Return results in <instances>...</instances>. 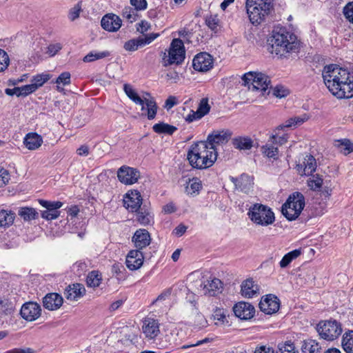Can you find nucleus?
Returning a JSON list of instances; mask_svg holds the SVG:
<instances>
[{
    "label": "nucleus",
    "instance_id": "1",
    "mask_svg": "<svg viewBox=\"0 0 353 353\" xmlns=\"http://www.w3.org/2000/svg\"><path fill=\"white\" fill-rule=\"evenodd\" d=\"M322 77L327 89L337 98L353 97V79L347 70L335 64L327 65L323 68Z\"/></svg>",
    "mask_w": 353,
    "mask_h": 353
},
{
    "label": "nucleus",
    "instance_id": "2",
    "mask_svg": "<svg viewBox=\"0 0 353 353\" xmlns=\"http://www.w3.org/2000/svg\"><path fill=\"white\" fill-rule=\"evenodd\" d=\"M216 158V148L210 147L205 141H199L192 144L187 154L190 165L200 170L211 167Z\"/></svg>",
    "mask_w": 353,
    "mask_h": 353
},
{
    "label": "nucleus",
    "instance_id": "3",
    "mask_svg": "<svg viewBox=\"0 0 353 353\" xmlns=\"http://www.w3.org/2000/svg\"><path fill=\"white\" fill-rule=\"evenodd\" d=\"M268 41L271 45V52L280 57H286L288 54L296 52L299 47L296 37L283 27L274 28Z\"/></svg>",
    "mask_w": 353,
    "mask_h": 353
},
{
    "label": "nucleus",
    "instance_id": "4",
    "mask_svg": "<svg viewBox=\"0 0 353 353\" xmlns=\"http://www.w3.org/2000/svg\"><path fill=\"white\" fill-rule=\"evenodd\" d=\"M248 215L256 225L267 227L275 221L274 213L268 205L256 203L249 208Z\"/></svg>",
    "mask_w": 353,
    "mask_h": 353
},
{
    "label": "nucleus",
    "instance_id": "5",
    "mask_svg": "<svg viewBox=\"0 0 353 353\" xmlns=\"http://www.w3.org/2000/svg\"><path fill=\"white\" fill-rule=\"evenodd\" d=\"M305 197L299 192L290 194L281 207L283 215L289 221L296 220L305 207Z\"/></svg>",
    "mask_w": 353,
    "mask_h": 353
},
{
    "label": "nucleus",
    "instance_id": "6",
    "mask_svg": "<svg viewBox=\"0 0 353 353\" xmlns=\"http://www.w3.org/2000/svg\"><path fill=\"white\" fill-rule=\"evenodd\" d=\"M185 54V51L182 40L174 39L170 44L168 54L166 52L163 53L162 63L165 67L172 64L179 65L184 61Z\"/></svg>",
    "mask_w": 353,
    "mask_h": 353
},
{
    "label": "nucleus",
    "instance_id": "7",
    "mask_svg": "<svg viewBox=\"0 0 353 353\" xmlns=\"http://www.w3.org/2000/svg\"><path fill=\"white\" fill-rule=\"evenodd\" d=\"M243 85L248 86L250 90L265 92L270 83V79L266 74L259 72H249L242 77Z\"/></svg>",
    "mask_w": 353,
    "mask_h": 353
},
{
    "label": "nucleus",
    "instance_id": "8",
    "mask_svg": "<svg viewBox=\"0 0 353 353\" xmlns=\"http://www.w3.org/2000/svg\"><path fill=\"white\" fill-rule=\"evenodd\" d=\"M316 330L321 338L330 341L337 339L343 331L341 324L336 320L320 321Z\"/></svg>",
    "mask_w": 353,
    "mask_h": 353
},
{
    "label": "nucleus",
    "instance_id": "9",
    "mask_svg": "<svg viewBox=\"0 0 353 353\" xmlns=\"http://www.w3.org/2000/svg\"><path fill=\"white\" fill-rule=\"evenodd\" d=\"M140 176L137 169L123 165L117 171L119 180L124 184L131 185L136 183Z\"/></svg>",
    "mask_w": 353,
    "mask_h": 353
},
{
    "label": "nucleus",
    "instance_id": "10",
    "mask_svg": "<svg viewBox=\"0 0 353 353\" xmlns=\"http://www.w3.org/2000/svg\"><path fill=\"white\" fill-rule=\"evenodd\" d=\"M159 36V33L145 34L144 37H139L137 39H133L126 41L123 48L127 51L133 52L137 50L139 47H143L147 44H150Z\"/></svg>",
    "mask_w": 353,
    "mask_h": 353
},
{
    "label": "nucleus",
    "instance_id": "11",
    "mask_svg": "<svg viewBox=\"0 0 353 353\" xmlns=\"http://www.w3.org/2000/svg\"><path fill=\"white\" fill-rule=\"evenodd\" d=\"M259 306L265 314H272L279 310L280 301L276 296L270 294L261 299Z\"/></svg>",
    "mask_w": 353,
    "mask_h": 353
},
{
    "label": "nucleus",
    "instance_id": "12",
    "mask_svg": "<svg viewBox=\"0 0 353 353\" xmlns=\"http://www.w3.org/2000/svg\"><path fill=\"white\" fill-rule=\"evenodd\" d=\"M212 57L207 52L198 54L192 61L194 69L199 72H207L212 68Z\"/></svg>",
    "mask_w": 353,
    "mask_h": 353
},
{
    "label": "nucleus",
    "instance_id": "13",
    "mask_svg": "<svg viewBox=\"0 0 353 353\" xmlns=\"http://www.w3.org/2000/svg\"><path fill=\"white\" fill-rule=\"evenodd\" d=\"M296 170L299 174L303 175H312L316 169V161L315 158L310 154H305L302 162L296 164Z\"/></svg>",
    "mask_w": 353,
    "mask_h": 353
},
{
    "label": "nucleus",
    "instance_id": "14",
    "mask_svg": "<svg viewBox=\"0 0 353 353\" xmlns=\"http://www.w3.org/2000/svg\"><path fill=\"white\" fill-rule=\"evenodd\" d=\"M41 307L34 302H28L24 303L20 311L23 319L28 321H32L38 319L41 315Z\"/></svg>",
    "mask_w": 353,
    "mask_h": 353
},
{
    "label": "nucleus",
    "instance_id": "15",
    "mask_svg": "<svg viewBox=\"0 0 353 353\" xmlns=\"http://www.w3.org/2000/svg\"><path fill=\"white\" fill-rule=\"evenodd\" d=\"M233 311L236 317L243 320H248L254 316L255 309L252 304L241 301L234 305Z\"/></svg>",
    "mask_w": 353,
    "mask_h": 353
},
{
    "label": "nucleus",
    "instance_id": "16",
    "mask_svg": "<svg viewBox=\"0 0 353 353\" xmlns=\"http://www.w3.org/2000/svg\"><path fill=\"white\" fill-rule=\"evenodd\" d=\"M121 19L114 14H108L101 21V27L108 32H116L121 26Z\"/></svg>",
    "mask_w": 353,
    "mask_h": 353
},
{
    "label": "nucleus",
    "instance_id": "17",
    "mask_svg": "<svg viewBox=\"0 0 353 353\" xmlns=\"http://www.w3.org/2000/svg\"><path fill=\"white\" fill-rule=\"evenodd\" d=\"M132 241L134 243L137 250L141 251L150 244V234L145 229H139L134 232Z\"/></svg>",
    "mask_w": 353,
    "mask_h": 353
},
{
    "label": "nucleus",
    "instance_id": "18",
    "mask_svg": "<svg viewBox=\"0 0 353 353\" xmlns=\"http://www.w3.org/2000/svg\"><path fill=\"white\" fill-rule=\"evenodd\" d=\"M143 252L139 250H130L126 256L125 263L130 270L139 269L143 263Z\"/></svg>",
    "mask_w": 353,
    "mask_h": 353
},
{
    "label": "nucleus",
    "instance_id": "19",
    "mask_svg": "<svg viewBox=\"0 0 353 353\" xmlns=\"http://www.w3.org/2000/svg\"><path fill=\"white\" fill-rule=\"evenodd\" d=\"M230 180L235 185L236 189L243 192L248 193L252 188V178L246 174H242L239 178L232 176Z\"/></svg>",
    "mask_w": 353,
    "mask_h": 353
},
{
    "label": "nucleus",
    "instance_id": "20",
    "mask_svg": "<svg viewBox=\"0 0 353 353\" xmlns=\"http://www.w3.org/2000/svg\"><path fill=\"white\" fill-rule=\"evenodd\" d=\"M232 133L229 130L214 131L207 138V143L209 146L215 148V144H223L228 141Z\"/></svg>",
    "mask_w": 353,
    "mask_h": 353
},
{
    "label": "nucleus",
    "instance_id": "21",
    "mask_svg": "<svg viewBox=\"0 0 353 353\" xmlns=\"http://www.w3.org/2000/svg\"><path fill=\"white\" fill-rule=\"evenodd\" d=\"M63 299L57 293L47 294L43 298V305L48 310H57L62 305Z\"/></svg>",
    "mask_w": 353,
    "mask_h": 353
},
{
    "label": "nucleus",
    "instance_id": "22",
    "mask_svg": "<svg viewBox=\"0 0 353 353\" xmlns=\"http://www.w3.org/2000/svg\"><path fill=\"white\" fill-rule=\"evenodd\" d=\"M246 10L250 22L253 25L260 24L265 17L270 13H263L262 8H257L256 6H252L249 3H246Z\"/></svg>",
    "mask_w": 353,
    "mask_h": 353
},
{
    "label": "nucleus",
    "instance_id": "23",
    "mask_svg": "<svg viewBox=\"0 0 353 353\" xmlns=\"http://www.w3.org/2000/svg\"><path fill=\"white\" fill-rule=\"evenodd\" d=\"M85 288L81 283L69 285L65 290V296L68 300L77 301L85 294Z\"/></svg>",
    "mask_w": 353,
    "mask_h": 353
},
{
    "label": "nucleus",
    "instance_id": "24",
    "mask_svg": "<svg viewBox=\"0 0 353 353\" xmlns=\"http://www.w3.org/2000/svg\"><path fill=\"white\" fill-rule=\"evenodd\" d=\"M142 330L147 338L150 339L155 338L160 332L159 323L157 320L148 318L145 319Z\"/></svg>",
    "mask_w": 353,
    "mask_h": 353
},
{
    "label": "nucleus",
    "instance_id": "25",
    "mask_svg": "<svg viewBox=\"0 0 353 353\" xmlns=\"http://www.w3.org/2000/svg\"><path fill=\"white\" fill-rule=\"evenodd\" d=\"M201 286H203L205 294L214 296L221 292L222 282L219 279L213 278L211 280H208L207 283Z\"/></svg>",
    "mask_w": 353,
    "mask_h": 353
},
{
    "label": "nucleus",
    "instance_id": "26",
    "mask_svg": "<svg viewBox=\"0 0 353 353\" xmlns=\"http://www.w3.org/2000/svg\"><path fill=\"white\" fill-rule=\"evenodd\" d=\"M142 203V198L141 194L138 191L132 192L130 194H128L126 199L124 200V204L128 209L132 212H137L141 207Z\"/></svg>",
    "mask_w": 353,
    "mask_h": 353
},
{
    "label": "nucleus",
    "instance_id": "27",
    "mask_svg": "<svg viewBox=\"0 0 353 353\" xmlns=\"http://www.w3.org/2000/svg\"><path fill=\"white\" fill-rule=\"evenodd\" d=\"M43 143L41 136L35 132H30L26 135L23 143L26 147L30 150L38 149Z\"/></svg>",
    "mask_w": 353,
    "mask_h": 353
},
{
    "label": "nucleus",
    "instance_id": "28",
    "mask_svg": "<svg viewBox=\"0 0 353 353\" xmlns=\"http://www.w3.org/2000/svg\"><path fill=\"white\" fill-rule=\"evenodd\" d=\"M241 294L247 298H252L258 294L259 288L254 285L252 279L244 281L241 284Z\"/></svg>",
    "mask_w": 353,
    "mask_h": 353
},
{
    "label": "nucleus",
    "instance_id": "29",
    "mask_svg": "<svg viewBox=\"0 0 353 353\" xmlns=\"http://www.w3.org/2000/svg\"><path fill=\"white\" fill-rule=\"evenodd\" d=\"M144 104L141 105V110L147 112V117L149 120H152L155 118L157 112L158 106L153 97L146 99L144 97Z\"/></svg>",
    "mask_w": 353,
    "mask_h": 353
},
{
    "label": "nucleus",
    "instance_id": "30",
    "mask_svg": "<svg viewBox=\"0 0 353 353\" xmlns=\"http://www.w3.org/2000/svg\"><path fill=\"white\" fill-rule=\"evenodd\" d=\"M15 309L14 303L6 296H0V316L11 315Z\"/></svg>",
    "mask_w": 353,
    "mask_h": 353
},
{
    "label": "nucleus",
    "instance_id": "31",
    "mask_svg": "<svg viewBox=\"0 0 353 353\" xmlns=\"http://www.w3.org/2000/svg\"><path fill=\"white\" fill-rule=\"evenodd\" d=\"M308 117L304 114L301 117H294L288 119L285 123L279 125L276 130H284L287 128H296L297 126L303 124L305 121H307Z\"/></svg>",
    "mask_w": 353,
    "mask_h": 353
},
{
    "label": "nucleus",
    "instance_id": "32",
    "mask_svg": "<svg viewBox=\"0 0 353 353\" xmlns=\"http://www.w3.org/2000/svg\"><path fill=\"white\" fill-rule=\"evenodd\" d=\"M232 144L239 150H250L253 146V141L248 137H238L232 139Z\"/></svg>",
    "mask_w": 353,
    "mask_h": 353
},
{
    "label": "nucleus",
    "instance_id": "33",
    "mask_svg": "<svg viewBox=\"0 0 353 353\" xmlns=\"http://www.w3.org/2000/svg\"><path fill=\"white\" fill-rule=\"evenodd\" d=\"M301 349L303 353H321V347L315 340L307 339L303 341Z\"/></svg>",
    "mask_w": 353,
    "mask_h": 353
},
{
    "label": "nucleus",
    "instance_id": "34",
    "mask_svg": "<svg viewBox=\"0 0 353 353\" xmlns=\"http://www.w3.org/2000/svg\"><path fill=\"white\" fill-rule=\"evenodd\" d=\"M152 130L157 134H165L172 135L177 130V128L174 125H171L163 122H160L159 123L154 124L152 127Z\"/></svg>",
    "mask_w": 353,
    "mask_h": 353
},
{
    "label": "nucleus",
    "instance_id": "35",
    "mask_svg": "<svg viewBox=\"0 0 353 353\" xmlns=\"http://www.w3.org/2000/svg\"><path fill=\"white\" fill-rule=\"evenodd\" d=\"M301 254V249L294 250L285 254L281 261L279 265L281 268H287L291 262L298 258Z\"/></svg>",
    "mask_w": 353,
    "mask_h": 353
},
{
    "label": "nucleus",
    "instance_id": "36",
    "mask_svg": "<svg viewBox=\"0 0 353 353\" xmlns=\"http://www.w3.org/2000/svg\"><path fill=\"white\" fill-rule=\"evenodd\" d=\"M341 345L346 353H353V330L345 332L342 338Z\"/></svg>",
    "mask_w": 353,
    "mask_h": 353
},
{
    "label": "nucleus",
    "instance_id": "37",
    "mask_svg": "<svg viewBox=\"0 0 353 353\" xmlns=\"http://www.w3.org/2000/svg\"><path fill=\"white\" fill-rule=\"evenodd\" d=\"M101 281V274L99 271L92 270L87 276L86 283L88 287L94 288L99 286Z\"/></svg>",
    "mask_w": 353,
    "mask_h": 353
},
{
    "label": "nucleus",
    "instance_id": "38",
    "mask_svg": "<svg viewBox=\"0 0 353 353\" xmlns=\"http://www.w3.org/2000/svg\"><path fill=\"white\" fill-rule=\"evenodd\" d=\"M273 1L274 0H247L246 3L262 8L263 13H270V10L273 9Z\"/></svg>",
    "mask_w": 353,
    "mask_h": 353
},
{
    "label": "nucleus",
    "instance_id": "39",
    "mask_svg": "<svg viewBox=\"0 0 353 353\" xmlns=\"http://www.w3.org/2000/svg\"><path fill=\"white\" fill-rule=\"evenodd\" d=\"M276 353H299L294 342L292 341H282L278 343Z\"/></svg>",
    "mask_w": 353,
    "mask_h": 353
},
{
    "label": "nucleus",
    "instance_id": "40",
    "mask_svg": "<svg viewBox=\"0 0 353 353\" xmlns=\"http://www.w3.org/2000/svg\"><path fill=\"white\" fill-rule=\"evenodd\" d=\"M15 218V214L11 211L2 210L0 211V227H9L11 225Z\"/></svg>",
    "mask_w": 353,
    "mask_h": 353
},
{
    "label": "nucleus",
    "instance_id": "41",
    "mask_svg": "<svg viewBox=\"0 0 353 353\" xmlns=\"http://www.w3.org/2000/svg\"><path fill=\"white\" fill-rule=\"evenodd\" d=\"M311 177L307 180L308 187L313 191H320L323 183V176L316 174L310 175Z\"/></svg>",
    "mask_w": 353,
    "mask_h": 353
},
{
    "label": "nucleus",
    "instance_id": "42",
    "mask_svg": "<svg viewBox=\"0 0 353 353\" xmlns=\"http://www.w3.org/2000/svg\"><path fill=\"white\" fill-rule=\"evenodd\" d=\"M123 90L125 94L136 104L143 105L144 104L143 99L141 98L132 87L129 84L123 85Z\"/></svg>",
    "mask_w": 353,
    "mask_h": 353
},
{
    "label": "nucleus",
    "instance_id": "43",
    "mask_svg": "<svg viewBox=\"0 0 353 353\" xmlns=\"http://www.w3.org/2000/svg\"><path fill=\"white\" fill-rule=\"evenodd\" d=\"M110 54L111 53L108 50L102 52L91 51L83 57V61L85 63L92 62L96 60L106 58L110 56Z\"/></svg>",
    "mask_w": 353,
    "mask_h": 353
},
{
    "label": "nucleus",
    "instance_id": "44",
    "mask_svg": "<svg viewBox=\"0 0 353 353\" xmlns=\"http://www.w3.org/2000/svg\"><path fill=\"white\" fill-rule=\"evenodd\" d=\"M19 215L26 221L35 219L38 216V212L33 208H21L18 212Z\"/></svg>",
    "mask_w": 353,
    "mask_h": 353
},
{
    "label": "nucleus",
    "instance_id": "45",
    "mask_svg": "<svg viewBox=\"0 0 353 353\" xmlns=\"http://www.w3.org/2000/svg\"><path fill=\"white\" fill-rule=\"evenodd\" d=\"M171 336L166 334L154 341L156 347L159 350H171L174 347L171 342Z\"/></svg>",
    "mask_w": 353,
    "mask_h": 353
},
{
    "label": "nucleus",
    "instance_id": "46",
    "mask_svg": "<svg viewBox=\"0 0 353 353\" xmlns=\"http://www.w3.org/2000/svg\"><path fill=\"white\" fill-rule=\"evenodd\" d=\"M201 181L198 178H192L189 180V183L185 188L188 194L193 195L198 193L201 188Z\"/></svg>",
    "mask_w": 353,
    "mask_h": 353
},
{
    "label": "nucleus",
    "instance_id": "47",
    "mask_svg": "<svg viewBox=\"0 0 353 353\" xmlns=\"http://www.w3.org/2000/svg\"><path fill=\"white\" fill-rule=\"evenodd\" d=\"M274 143H267L262 147L263 153L268 158L276 159L278 158L279 150L275 147Z\"/></svg>",
    "mask_w": 353,
    "mask_h": 353
},
{
    "label": "nucleus",
    "instance_id": "48",
    "mask_svg": "<svg viewBox=\"0 0 353 353\" xmlns=\"http://www.w3.org/2000/svg\"><path fill=\"white\" fill-rule=\"evenodd\" d=\"M210 108V105L208 103V99L203 98L199 104V107L197 108V114H199V117H203L205 115L209 113Z\"/></svg>",
    "mask_w": 353,
    "mask_h": 353
},
{
    "label": "nucleus",
    "instance_id": "49",
    "mask_svg": "<svg viewBox=\"0 0 353 353\" xmlns=\"http://www.w3.org/2000/svg\"><path fill=\"white\" fill-rule=\"evenodd\" d=\"M123 18L128 19L130 23L135 21L137 19V11L132 8L125 7L122 11Z\"/></svg>",
    "mask_w": 353,
    "mask_h": 353
},
{
    "label": "nucleus",
    "instance_id": "50",
    "mask_svg": "<svg viewBox=\"0 0 353 353\" xmlns=\"http://www.w3.org/2000/svg\"><path fill=\"white\" fill-rule=\"evenodd\" d=\"M39 203L48 210L57 211V210L60 208L63 203L60 201H48L43 199L39 200Z\"/></svg>",
    "mask_w": 353,
    "mask_h": 353
},
{
    "label": "nucleus",
    "instance_id": "51",
    "mask_svg": "<svg viewBox=\"0 0 353 353\" xmlns=\"http://www.w3.org/2000/svg\"><path fill=\"white\" fill-rule=\"evenodd\" d=\"M19 88V97H26L37 90V85L29 84Z\"/></svg>",
    "mask_w": 353,
    "mask_h": 353
},
{
    "label": "nucleus",
    "instance_id": "52",
    "mask_svg": "<svg viewBox=\"0 0 353 353\" xmlns=\"http://www.w3.org/2000/svg\"><path fill=\"white\" fill-rule=\"evenodd\" d=\"M10 59L8 54L0 48V72H3L9 65Z\"/></svg>",
    "mask_w": 353,
    "mask_h": 353
},
{
    "label": "nucleus",
    "instance_id": "53",
    "mask_svg": "<svg viewBox=\"0 0 353 353\" xmlns=\"http://www.w3.org/2000/svg\"><path fill=\"white\" fill-rule=\"evenodd\" d=\"M289 93V90L281 85H278L273 88V95L277 98L285 97Z\"/></svg>",
    "mask_w": 353,
    "mask_h": 353
},
{
    "label": "nucleus",
    "instance_id": "54",
    "mask_svg": "<svg viewBox=\"0 0 353 353\" xmlns=\"http://www.w3.org/2000/svg\"><path fill=\"white\" fill-rule=\"evenodd\" d=\"M343 12L346 19L353 24V1L346 4L343 8Z\"/></svg>",
    "mask_w": 353,
    "mask_h": 353
},
{
    "label": "nucleus",
    "instance_id": "55",
    "mask_svg": "<svg viewBox=\"0 0 353 353\" xmlns=\"http://www.w3.org/2000/svg\"><path fill=\"white\" fill-rule=\"evenodd\" d=\"M50 79L48 74H38L32 79V85H37V90L42 86L46 81Z\"/></svg>",
    "mask_w": 353,
    "mask_h": 353
},
{
    "label": "nucleus",
    "instance_id": "56",
    "mask_svg": "<svg viewBox=\"0 0 353 353\" xmlns=\"http://www.w3.org/2000/svg\"><path fill=\"white\" fill-rule=\"evenodd\" d=\"M207 26L214 31L217 30V28L219 23V19L217 15H210L206 19Z\"/></svg>",
    "mask_w": 353,
    "mask_h": 353
},
{
    "label": "nucleus",
    "instance_id": "57",
    "mask_svg": "<svg viewBox=\"0 0 353 353\" xmlns=\"http://www.w3.org/2000/svg\"><path fill=\"white\" fill-rule=\"evenodd\" d=\"M71 75L68 72H62L56 79L55 83L57 84L62 83L63 85H67L70 83Z\"/></svg>",
    "mask_w": 353,
    "mask_h": 353
},
{
    "label": "nucleus",
    "instance_id": "58",
    "mask_svg": "<svg viewBox=\"0 0 353 353\" xmlns=\"http://www.w3.org/2000/svg\"><path fill=\"white\" fill-rule=\"evenodd\" d=\"M270 141H271L272 143L279 144L281 145L285 144L288 141V136L287 134L279 136L277 133H275L270 137Z\"/></svg>",
    "mask_w": 353,
    "mask_h": 353
},
{
    "label": "nucleus",
    "instance_id": "59",
    "mask_svg": "<svg viewBox=\"0 0 353 353\" xmlns=\"http://www.w3.org/2000/svg\"><path fill=\"white\" fill-rule=\"evenodd\" d=\"M130 2L137 11L145 10L148 6L146 0H130Z\"/></svg>",
    "mask_w": 353,
    "mask_h": 353
},
{
    "label": "nucleus",
    "instance_id": "60",
    "mask_svg": "<svg viewBox=\"0 0 353 353\" xmlns=\"http://www.w3.org/2000/svg\"><path fill=\"white\" fill-rule=\"evenodd\" d=\"M62 48V46L59 43H52L50 44L48 47V50L46 51V53L50 57L54 56Z\"/></svg>",
    "mask_w": 353,
    "mask_h": 353
},
{
    "label": "nucleus",
    "instance_id": "61",
    "mask_svg": "<svg viewBox=\"0 0 353 353\" xmlns=\"http://www.w3.org/2000/svg\"><path fill=\"white\" fill-rule=\"evenodd\" d=\"M10 180V174L7 170L0 169V188L6 185Z\"/></svg>",
    "mask_w": 353,
    "mask_h": 353
},
{
    "label": "nucleus",
    "instance_id": "62",
    "mask_svg": "<svg viewBox=\"0 0 353 353\" xmlns=\"http://www.w3.org/2000/svg\"><path fill=\"white\" fill-rule=\"evenodd\" d=\"M59 216V212L58 211H51V210H44L41 212V217L46 220H53L57 219Z\"/></svg>",
    "mask_w": 353,
    "mask_h": 353
},
{
    "label": "nucleus",
    "instance_id": "63",
    "mask_svg": "<svg viewBox=\"0 0 353 353\" xmlns=\"http://www.w3.org/2000/svg\"><path fill=\"white\" fill-rule=\"evenodd\" d=\"M150 24L146 21H141L137 24V31L143 34V37L145 36L144 33L150 29Z\"/></svg>",
    "mask_w": 353,
    "mask_h": 353
},
{
    "label": "nucleus",
    "instance_id": "64",
    "mask_svg": "<svg viewBox=\"0 0 353 353\" xmlns=\"http://www.w3.org/2000/svg\"><path fill=\"white\" fill-rule=\"evenodd\" d=\"M254 353H275V351L271 347L261 345L256 347Z\"/></svg>",
    "mask_w": 353,
    "mask_h": 353
}]
</instances>
